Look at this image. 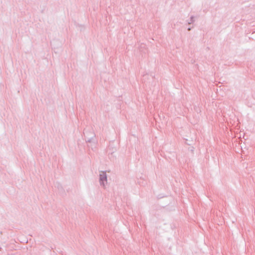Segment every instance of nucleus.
<instances>
[{"mask_svg": "<svg viewBox=\"0 0 255 255\" xmlns=\"http://www.w3.org/2000/svg\"><path fill=\"white\" fill-rule=\"evenodd\" d=\"M190 29H190V28H189L188 29V30H190Z\"/></svg>", "mask_w": 255, "mask_h": 255, "instance_id": "3", "label": "nucleus"}, {"mask_svg": "<svg viewBox=\"0 0 255 255\" xmlns=\"http://www.w3.org/2000/svg\"><path fill=\"white\" fill-rule=\"evenodd\" d=\"M194 21V16H191V18H190V21L188 22L189 24H191L192 23H193V22Z\"/></svg>", "mask_w": 255, "mask_h": 255, "instance_id": "1", "label": "nucleus"}, {"mask_svg": "<svg viewBox=\"0 0 255 255\" xmlns=\"http://www.w3.org/2000/svg\"><path fill=\"white\" fill-rule=\"evenodd\" d=\"M100 176H101V180H102V179H103L102 178V175H100Z\"/></svg>", "mask_w": 255, "mask_h": 255, "instance_id": "2", "label": "nucleus"}]
</instances>
